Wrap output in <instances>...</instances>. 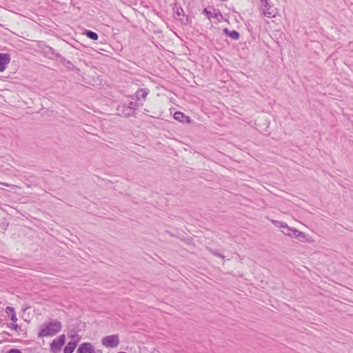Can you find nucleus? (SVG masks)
Instances as JSON below:
<instances>
[{
    "label": "nucleus",
    "instance_id": "obj_1",
    "mask_svg": "<svg viewBox=\"0 0 353 353\" xmlns=\"http://www.w3.org/2000/svg\"><path fill=\"white\" fill-rule=\"evenodd\" d=\"M61 330V323L58 321H52L48 323H44L40 326L39 337L52 336L59 332Z\"/></svg>",
    "mask_w": 353,
    "mask_h": 353
},
{
    "label": "nucleus",
    "instance_id": "obj_6",
    "mask_svg": "<svg viewBox=\"0 0 353 353\" xmlns=\"http://www.w3.org/2000/svg\"><path fill=\"white\" fill-rule=\"evenodd\" d=\"M119 114L124 117H134V110H131L127 105L123 104L117 108Z\"/></svg>",
    "mask_w": 353,
    "mask_h": 353
},
{
    "label": "nucleus",
    "instance_id": "obj_8",
    "mask_svg": "<svg viewBox=\"0 0 353 353\" xmlns=\"http://www.w3.org/2000/svg\"><path fill=\"white\" fill-rule=\"evenodd\" d=\"M149 93V90L147 88H140L134 94V97L137 101L142 99L145 101L146 97Z\"/></svg>",
    "mask_w": 353,
    "mask_h": 353
},
{
    "label": "nucleus",
    "instance_id": "obj_4",
    "mask_svg": "<svg viewBox=\"0 0 353 353\" xmlns=\"http://www.w3.org/2000/svg\"><path fill=\"white\" fill-rule=\"evenodd\" d=\"M103 346L110 348L116 347L119 343V337L118 334H113L105 336L101 340Z\"/></svg>",
    "mask_w": 353,
    "mask_h": 353
},
{
    "label": "nucleus",
    "instance_id": "obj_14",
    "mask_svg": "<svg viewBox=\"0 0 353 353\" xmlns=\"http://www.w3.org/2000/svg\"><path fill=\"white\" fill-rule=\"evenodd\" d=\"M85 35L90 39H92V40H97L98 39V34L94 32H92L91 30H86L85 32Z\"/></svg>",
    "mask_w": 353,
    "mask_h": 353
},
{
    "label": "nucleus",
    "instance_id": "obj_9",
    "mask_svg": "<svg viewBox=\"0 0 353 353\" xmlns=\"http://www.w3.org/2000/svg\"><path fill=\"white\" fill-rule=\"evenodd\" d=\"M174 119H176L179 121H181V122H185V123L190 122V119L189 117L186 116L185 114H184L183 113H182L181 112H176L174 114Z\"/></svg>",
    "mask_w": 353,
    "mask_h": 353
},
{
    "label": "nucleus",
    "instance_id": "obj_17",
    "mask_svg": "<svg viewBox=\"0 0 353 353\" xmlns=\"http://www.w3.org/2000/svg\"><path fill=\"white\" fill-rule=\"evenodd\" d=\"M0 184L4 185V186H6V187H10L12 189H15L16 188H17L16 185H12V184H9V183H2V182H0Z\"/></svg>",
    "mask_w": 353,
    "mask_h": 353
},
{
    "label": "nucleus",
    "instance_id": "obj_20",
    "mask_svg": "<svg viewBox=\"0 0 353 353\" xmlns=\"http://www.w3.org/2000/svg\"><path fill=\"white\" fill-rule=\"evenodd\" d=\"M7 353H21V352L17 349H11Z\"/></svg>",
    "mask_w": 353,
    "mask_h": 353
},
{
    "label": "nucleus",
    "instance_id": "obj_19",
    "mask_svg": "<svg viewBox=\"0 0 353 353\" xmlns=\"http://www.w3.org/2000/svg\"><path fill=\"white\" fill-rule=\"evenodd\" d=\"M6 312L7 313H8V312H12V314H13V313H15V312H14V307H10V306L6 307Z\"/></svg>",
    "mask_w": 353,
    "mask_h": 353
},
{
    "label": "nucleus",
    "instance_id": "obj_13",
    "mask_svg": "<svg viewBox=\"0 0 353 353\" xmlns=\"http://www.w3.org/2000/svg\"><path fill=\"white\" fill-rule=\"evenodd\" d=\"M128 107L131 110H134V114H136V110L141 105H143V103H139L137 101H130L128 105H127Z\"/></svg>",
    "mask_w": 353,
    "mask_h": 353
},
{
    "label": "nucleus",
    "instance_id": "obj_7",
    "mask_svg": "<svg viewBox=\"0 0 353 353\" xmlns=\"http://www.w3.org/2000/svg\"><path fill=\"white\" fill-rule=\"evenodd\" d=\"M10 61V56L7 53H0V72H3Z\"/></svg>",
    "mask_w": 353,
    "mask_h": 353
},
{
    "label": "nucleus",
    "instance_id": "obj_3",
    "mask_svg": "<svg viewBox=\"0 0 353 353\" xmlns=\"http://www.w3.org/2000/svg\"><path fill=\"white\" fill-rule=\"evenodd\" d=\"M68 337L71 339V341H69L65 346L63 349V353H72L75 350L77 343L81 340V336L77 333L69 334Z\"/></svg>",
    "mask_w": 353,
    "mask_h": 353
},
{
    "label": "nucleus",
    "instance_id": "obj_10",
    "mask_svg": "<svg viewBox=\"0 0 353 353\" xmlns=\"http://www.w3.org/2000/svg\"><path fill=\"white\" fill-rule=\"evenodd\" d=\"M277 226L282 229V232L285 235L289 236L292 228L289 227L286 223L284 222H278Z\"/></svg>",
    "mask_w": 353,
    "mask_h": 353
},
{
    "label": "nucleus",
    "instance_id": "obj_16",
    "mask_svg": "<svg viewBox=\"0 0 353 353\" xmlns=\"http://www.w3.org/2000/svg\"><path fill=\"white\" fill-rule=\"evenodd\" d=\"M305 238H306L305 234L304 232H303L299 231V233H298L296 239H300V240H303Z\"/></svg>",
    "mask_w": 353,
    "mask_h": 353
},
{
    "label": "nucleus",
    "instance_id": "obj_18",
    "mask_svg": "<svg viewBox=\"0 0 353 353\" xmlns=\"http://www.w3.org/2000/svg\"><path fill=\"white\" fill-rule=\"evenodd\" d=\"M10 327L13 330L17 331L19 328V326L17 324L11 323Z\"/></svg>",
    "mask_w": 353,
    "mask_h": 353
},
{
    "label": "nucleus",
    "instance_id": "obj_15",
    "mask_svg": "<svg viewBox=\"0 0 353 353\" xmlns=\"http://www.w3.org/2000/svg\"><path fill=\"white\" fill-rule=\"evenodd\" d=\"M298 233L299 231L297 230H296L295 228H292L290 234H289V236L296 239Z\"/></svg>",
    "mask_w": 353,
    "mask_h": 353
},
{
    "label": "nucleus",
    "instance_id": "obj_5",
    "mask_svg": "<svg viewBox=\"0 0 353 353\" xmlns=\"http://www.w3.org/2000/svg\"><path fill=\"white\" fill-rule=\"evenodd\" d=\"M65 341V334L59 335L50 343V351L53 353H59Z\"/></svg>",
    "mask_w": 353,
    "mask_h": 353
},
{
    "label": "nucleus",
    "instance_id": "obj_22",
    "mask_svg": "<svg viewBox=\"0 0 353 353\" xmlns=\"http://www.w3.org/2000/svg\"><path fill=\"white\" fill-rule=\"evenodd\" d=\"M212 252L213 253V254H214L219 257L223 258V256L221 255L220 253L217 252L216 251H212Z\"/></svg>",
    "mask_w": 353,
    "mask_h": 353
},
{
    "label": "nucleus",
    "instance_id": "obj_2",
    "mask_svg": "<svg viewBox=\"0 0 353 353\" xmlns=\"http://www.w3.org/2000/svg\"><path fill=\"white\" fill-rule=\"evenodd\" d=\"M260 10L268 18L275 17L278 14L277 9L273 8L268 0H260Z\"/></svg>",
    "mask_w": 353,
    "mask_h": 353
},
{
    "label": "nucleus",
    "instance_id": "obj_21",
    "mask_svg": "<svg viewBox=\"0 0 353 353\" xmlns=\"http://www.w3.org/2000/svg\"><path fill=\"white\" fill-rule=\"evenodd\" d=\"M10 319L13 322H16L17 321V317L15 313H13L12 314Z\"/></svg>",
    "mask_w": 353,
    "mask_h": 353
},
{
    "label": "nucleus",
    "instance_id": "obj_12",
    "mask_svg": "<svg viewBox=\"0 0 353 353\" xmlns=\"http://www.w3.org/2000/svg\"><path fill=\"white\" fill-rule=\"evenodd\" d=\"M203 13H205V14L209 19H210L211 18L218 19L219 17L221 16L219 12H215L214 13H212L210 11L208 10L206 8L204 9Z\"/></svg>",
    "mask_w": 353,
    "mask_h": 353
},
{
    "label": "nucleus",
    "instance_id": "obj_11",
    "mask_svg": "<svg viewBox=\"0 0 353 353\" xmlns=\"http://www.w3.org/2000/svg\"><path fill=\"white\" fill-rule=\"evenodd\" d=\"M223 32L233 39L237 40L239 38V33L236 30L230 31L228 28H225Z\"/></svg>",
    "mask_w": 353,
    "mask_h": 353
}]
</instances>
